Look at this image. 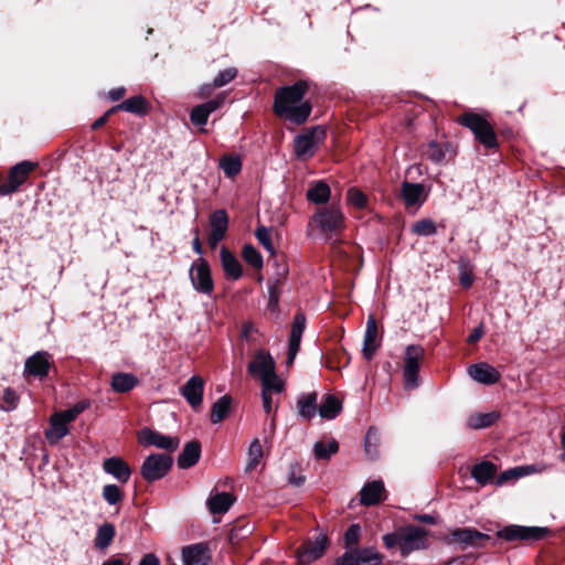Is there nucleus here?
I'll return each instance as SVG.
<instances>
[{
	"mask_svg": "<svg viewBox=\"0 0 565 565\" xmlns=\"http://www.w3.org/2000/svg\"><path fill=\"white\" fill-rule=\"evenodd\" d=\"M306 328V318L302 313H297L294 317L292 326H291V332H290V340H299L301 341L302 333Z\"/></svg>",
	"mask_w": 565,
	"mask_h": 565,
	"instance_id": "obj_53",
	"label": "nucleus"
},
{
	"mask_svg": "<svg viewBox=\"0 0 565 565\" xmlns=\"http://www.w3.org/2000/svg\"><path fill=\"white\" fill-rule=\"evenodd\" d=\"M247 465L245 468L246 472L253 471L259 463L263 458V447L260 445L259 439H254L247 450Z\"/></svg>",
	"mask_w": 565,
	"mask_h": 565,
	"instance_id": "obj_39",
	"label": "nucleus"
},
{
	"mask_svg": "<svg viewBox=\"0 0 565 565\" xmlns=\"http://www.w3.org/2000/svg\"><path fill=\"white\" fill-rule=\"evenodd\" d=\"M468 374L473 381L484 385L495 384L501 377L500 372L486 362L470 365Z\"/></svg>",
	"mask_w": 565,
	"mask_h": 565,
	"instance_id": "obj_21",
	"label": "nucleus"
},
{
	"mask_svg": "<svg viewBox=\"0 0 565 565\" xmlns=\"http://www.w3.org/2000/svg\"><path fill=\"white\" fill-rule=\"evenodd\" d=\"M224 103V97L218 96L214 99L207 100L201 105L195 106L190 114L191 122L199 127L201 132H205V125L212 113L217 110Z\"/></svg>",
	"mask_w": 565,
	"mask_h": 565,
	"instance_id": "obj_14",
	"label": "nucleus"
},
{
	"mask_svg": "<svg viewBox=\"0 0 565 565\" xmlns=\"http://www.w3.org/2000/svg\"><path fill=\"white\" fill-rule=\"evenodd\" d=\"M497 466L490 461H482L472 467L471 476L480 484L486 486L491 481L494 482Z\"/></svg>",
	"mask_w": 565,
	"mask_h": 565,
	"instance_id": "obj_31",
	"label": "nucleus"
},
{
	"mask_svg": "<svg viewBox=\"0 0 565 565\" xmlns=\"http://www.w3.org/2000/svg\"><path fill=\"white\" fill-rule=\"evenodd\" d=\"M146 109H147L146 99L142 96L138 95V96H132L130 98H127L122 103L114 106L113 108H110V111L124 110L127 113L141 115V114L146 113Z\"/></svg>",
	"mask_w": 565,
	"mask_h": 565,
	"instance_id": "obj_35",
	"label": "nucleus"
},
{
	"mask_svg": "<svg viewBox=\"0 0 565 565\" xmlns=\"http://www.w3.org/2000/svg\"><path fill=\"white\" fill-rule=\"evenodd\" d=\"M138 439L143 446H154L170 451L175 450L180 443L178 437L163 435L147 427L139 431Z\"/></svg>",
	"mask_w": 565,
	"mask_h": 565,
	"instance_id": "obj_13",
	"label": "nucleus"
},
{
	"mask_svg": "<svg viewBox=\"0 0 565 565\" xmlns=\"http://www.w3.org/2000/svg\"><path fill=\"white\" fill-rule=\"evenodd\" d=\"M237 75V70L235 67H227L220 72L215 78L213 79L214 87H223L230 82H232Z\"/></svg>",
	"mask_w": 565,
	"mask_h": 565,
	"instance_id": "obj_52",
	"label": "nucleus"
},
{
	"mask_svg": "<svg viewBox=\"0 0 565 565\" xmlns=\"http://www.w3.org/2000/svg\"><path fill=\"white\" fill-rule=\"evenodd\" d=\"M459 281H460L462 287L469 288L473 284V277H472L471 274H469L467 271H461L460 273V277H459Z\"/></svg>",
	"mask_w": 565,
	"mask_h": 565,
	"instance_id": "obj_63",
	"label": "nucleus"
},
{
	"mask_svg": "<svg viewBox=\"0 0 565 565\" xmlns=\"http://www.w3.org/2000/svg\"><path fill=\"white\" fill-rule=\"evenodd\" d=\"M183 565H207L211 561V551L206 543H195L184 546L181 551Z\"/></svg>",
	"mask_w": 565,
	"mask_h": 565,
	"instance_id": "obj_16",
	"label": "nucleus"
},
{
	"mask_svg": "<svg viewBox=\"0 0 565 565\" xmlns=\"http://www.w3.org/2000/svg\"><path fill=\"white\" fill-rule=\"evenodd\" d=\"M383 555L373 547L351 548L337 558V565H381Z\"/></svg>",
	"mask_w": 565,
	"mask_h": 565,
	"instance_id": "obj_9",
	"label": "nucleus"
},
{
	"mask_svg": "<svg viewBox=\"0 0 565 565\" xmlns=\"http://www.w3.org/2000/svg\"><path fill=\"white\" fill-rule=\"evenodd\" d=\"M138 565H160V559L156 554L148 553L142 556Z\"/></svg>",
	"mask_w": 565,
	"mask_h": 565,
	"instance_id": "obj_60",
	"label": "nucleus"
},
{
	"mask_svg": "<svg viewBox=\"0 0 565 565\" xmlns=\"http://www.w3.org/2000/svg\"><path fill=\"white\" fill-rule=\"evenodd\" d=\"M220 168L224 173L233 178L242 170V160L238 156L226 154L220 160Z\"/></svg>",
	"mask_w": 565,
	"mask_h": 565,
	"instance_id": "obj_40",
	"label": "nucleus"
},
{
	"mask_svg": "<svg viewBox=\"0 0 565 565\" xmlns=\"http://www.w3.org/2000/svg\"><path fill=\"white\" fill-rule=\"evenodd\" d=\"M548 530L540 526L509 525L498 531L497 535L505 541H539L542 540Z\"/></svg>",
	"mask_w": 565,
	"mask_h": 565,
	"instance_id": "obj_12",
	"label": "nucleus"
},
{
	"mask_svg": "<svg viewBox=\"0 0 565 565\" xmlns=\"http://www.w3.org/2000/svg\"><path fill=\"white\" fill-rule=\"evenodd\" d=\"M242 256L244 260L256 269L263 267V257L260 253L250 244H246L243 247Z\"/></svg>",
	"mask_w": 565,
	"mask_h": 565,
	"instance_id": "obj_44",
	"label": "nucleus"
},
{
	"mask_svg": "<svg viewBox=\"0 0 565 565\" xmlns=\"http://www.w3.org/2000/svg\"><path fill=\"white\" fill-rule=\"evenodd\" d=\"M232 405V398L228 395L220 397L212 407L211 422L217 424L222 422L230 413Z\"/></svg>",
	"mask_w": 565,
	"mask_h": 565,
	"instance_id": "obj_38",
	"label": "nucleus"
},
{
	"mask_svg": "<svg viewBox=\"0 0 565 565\" xmlns=\"http://www.w3.org/2000/svg\"><path fill=\"white\" fill-rule=\"evenodd\" d=\"M50 366V354L45 351H39L26 359L24 364V374L26 376H34L42 380L47 375Z\"/></svg>",
	"mask_w": 565,
	"mask_h": 565,
	"instance_id": "obj_17",
	"label": "nucleus"
},
{
	"mask_svg": "<svg viewBox=\"0 0 565 565\" xmlns=\"http://www.w3.org/2000/svg\"><path fill=\"white\" fill-rule=\"evenodd\" d=\"M361 527L359 524H352L349 526L347 532L344 533V543L345 546L351 550L354 545L358 544L360 539Z\"/></svg>",
	"mask_w": 565,
	"mask_h": 565,
	"instance_id": "obj_54",
	"label": "nucleus"
},
{
	"mask_svg": "<svg viewBox=\"0 0 565 565\" xmlns=\"http://www.w3.org/2000/svg\"><path fill=\"white\" fill-rule=\"evenodd\" d=\"M306 196L309 202L324 204L330 200L331 189L323 180L315 181L308 188Z\"/></svg>",
	"mask_w": 565,
	"mask_h": 565,
	"instance_id": "obj_29",
	"label": "nucleus"
},
{
	"mask_svg": "<svg viewBox=\"0 0 565 565\" xmlns=\"http://www.w3.org/2000/svg\"><path fill=\"white\" fill-rule=\"evenodd\" d=\"M427 531L415 525L399 527L401 555L407 556L414 551L423 550L427 546Z\"/></svg>",
	"mask_w": 565,
	"mask_h": 565,
	"instance_id": "obj_8",
	"label": "nucleus"
},
{
	"mask_svg": "<svg viewBox=\"0 0 565 565\" xmlns=\"http://www.w3.org/2000/svg\"><path fill=\"white\" fill-rule=\"evenodd\" d=\"M412 231L418 236H431L437 233L436 224L430 218H422L413 224Z\"/></svg>",
	"mask_w": 565,
	"mask_h": 565,
	"instance_id": "obj_43",
	"label": "nucleus"
},
{
	"mask_svg": "<svg viewBox=\"0 0 565 565\" xmlns=\"http://www.w3.org/2000/svg\"><path fill=\"white\" fill-rule=\"evenodd\" d=\"M312 222L322 234H337L344 228L345 218L340 207L330 205L318 210Z\"/></svg>",
	"mask_w": 565,
	"mask_h": 565,
	"instance_id": "obj_4",
	"label": "nucleus"
},
{
	"mask_svg": "<svg viewBox=\"0 0 565 565\" xmlns=\"http://www.w3.org/2000/svg\"><path fill=\"white\" fill-rule=\"evenodd\" d=\"M103 499L109 504L115 505L124 498V493L117 484H106L102 492Z\"/></svg>",
	"mask_w": 565,
	"mask_h": 565,
	"instance_id": "obj_48",
	"label": "nucleus"
},
{
	"mask_svg": "<svg viewBox=\"0 0 565 565\" xmlns=\"http://www.w3.org/2000/svg\"><path fill=\"white\" fill-rule=\"evenodd\" d=\"M263 399V408L266 414H270L274 411V403L271 398V394L267 392H262Z\"/></svg>",
	"mask_w": 565,
	"mask_h": 565,
	"instance_id": "obj_58",
	"label": "nucleus"
},
{
	"mask_svg": "<svg viewBox=\"0 0 565 565\" xmlns=\"http://www.w3.org/2000/svg\"><path fill=\"white\" fill-rule=\"evenodd\" d=\"M125 88L124 87H117V88H114L111 90H109L108 93V97L111 99V100H119L120 98L124 97L125 95Z\"/></svg>",
	"mask_w": 565,
	"mask_h": 565,
	"instance_id": "obj_64",
	"label": "nucleus"
},
{
	"mask_svg": "<svg viewBox=\"0 0 565 565\" xmlns=\"http://www.w3.org/2000/svg\"><path fill=\"white\" fill-rule=\"evenodd\" d=\"M234 498L227 492L216 493L207 499V507L212 514H222L230 510Z\"/></svg>",
	"mask_w": 565,
	"mask_h": 565,
	"instance_id": "obj_34",
	"label": "nucleus"
},
{
	"mask_svg": "<svg viewBox=\"0 0 565 565\" xmlns=\"http://www.w3.org/2000/svg\"><path fill=\"white\" fill-rule=\"evenodd\" d=\"M458 124L469 128L476 139L486 148L492 149L498 146L492 125L481 115L471 111L465 113L458 118Z\"/></svg>",
	"mask_w": 565,
	"mask_h": 565,
	"instance_id": "obj_3",
	"label": "nucleus"
},
{
	"mask_svg": "<svg viewBox=\"0 0 565 565\" xmlns=\"http://www.w3.org/2000/svg\"><path fill=\"white\" fill-rule=\"evenodd\" d=\"M288 482L291 486L299 487L305 482V477L300 473H296V467H290V472L288 475Z\"/></svg>",
	"mask_w": 565,
	"mask_h": 565,
	"instance_id": "obj_57",
	"label": "nucleus"
},
{
	"mask_svg": "<svg viewBox=\"0 0 565 565\" xmlns=\"http://www.w3.org/2000/svg\"><path fill=\"white\" fill-rule=\"evenodd\" d=\"M255 236L258 239L259 244L273 256L275 255V248L271 242V232L270 228L265 226H259L255 231Z\"/></svg>",
	"mask_w": 565,
	"mask_h": 565,
	"instance_id": "obj_50",
	"label": "nucleus"
},
{
	"mask_svg": "<svg viewBox=\"0 0 565 565\" xmlns=\"http://www.w3.org/2000/svg\"><path fill=\"white\" fill-rule=\"evenodd\" d=\"M425 354V349L420 344H408L405 348L403 365V383L405 388L414 390L419 386V371Z\"/></svg>",
	"mask_w": 565,
	"mask_h": 565,
	"instance_id": "obj_2",
	"label": "nucleus"
},
{
	"mask_svg": "<svg viewBox=\"0 0 565 565\" xmlns=\"http://www.w3.org/2000/svg\"><path fill=\"white\" fill-rule=\"evenodd\" d=\"M380 347V334L376 326V321L373 315H370L366 320V328L363 340V355L365 360L370 361L373 359L376 350Z\"/></svg>",
	"mask_w": 565,
	"mask_h": 565,
	"instance_id": "obj_20",
	"label": "nucleus"
},
{
	"mask_svg": "<svg viewBox=\"0 0 565 565\" xmlns=\"http://www.w3.org/2000/svg\"><path fill=\"white\" fill-rule=\"evenodd\" d=\"M190 279L193 288L203 295L211 296L214 290L210 266L204 258H199L190 268Z\"/></svg>",
	"mask_w": 565,
	"mask_h": 565,
	"instance_id": "obj_11",
	"label": "nucleus"
},
{
	"mask_svg": "<svg viewBox=\"0 0 565 565\" xmlns=\"http://www.w3.org/2000/svg\"><path fill=\"white\" fill-rule=\"evenodd\" d=\"M268 292H269L268 306L270 308H276L278 306V301H279V297H278L276 287L269 286Z\"/></svg>",
	"mask_w": 565,
	"mask_h": 565,
	"instance_id": "obj_61",
	"label": "nucleus"
},
{
	"mask_svg": "<svg viewBox=\"0 0 565 565\" xmlns=\"http://www.w3.org/2000/svg\"><path fill=\"white\" fill-rule=\"evenodd\" d=\"M300 342L299 340H290L289 339V345H288V355H287V364H292L294 360L299 352L300 349Z\"/></svg>",
	"mask_w": 565,
	"mask_h": 565,
	"instance_id": "obj_56",
	"label": "nucleus"
},
{
	"mask_svg": "<svg viewBox=\"0 0 565 565\" xmlns=\"http://www.w3.org/2000/svg\"><path fill=\"white\" fill-rule=\"evenodd\" d=\"M228 227V216L225 210H216L210 216V233L207 242L211 248H216L224 238Z\"/></svg>",
	"mask_w": 565,
	"mask_h": 565,
	"instance_id": "obj_15",
	"label": "nucleus"
},
{
	"mask_svg": "<svg viewBox=\"0 0 565 565\" xmlns=\"http://www.w3.org/2000/svg\"><path fill=\"white\" fill-rule=\"evenodd\" d=\"M139 384V380L132 373L118 372L113 374L110 386L116 393H127Z\"/></svg>",
	"mask_w": 565,
	"mask_h": 565,
	"instance_id": "obj_32",
	"label": "nucleus"
},
{
	"mask_svg": "<svg viewBox=\"0 0 565 565\" xmlns=\"http://www.w3.org/2000/svg\"><path fill=\"white\" fill-rule=\"evenodd\" d=\"M483 335V328L480 326V327H477L472 330V332L469 334L467 341L469 343H476L477 341H479Z\"/></svg>",
	"mask_w": 565,
	"mask_h": 565,
	"instance_id": "obj_62",
	"label": "nucleus"
},
{
	"mask_svg": "<svg viewBox=\"0 0 565 565\" xmlns=\"http://www.w3.org/2000/svg\"><path fill=\"white\" fill-rule=\"evenodd\" d=\"M173 459L166 454H152L148 456L140 468L142 478L148 482L162 479L171 469Z\"/></svg>",
	"mask_w": 565,
	"mask_h": 565,
	"instance_id": "obj_5",
	"label": "nucleus"
},
{
	"mask_svg": "<svg viewBox=\"0 0 565 565\" xmlns=\"http://www.w3.org/2000/svg\"><path fill=\"white\" fill-rule=\"evenodd\" d=\"M307 90L308 83L302 79L292 85L280 87L274 96V113L292 124L302 125L312 110L310 102L303 100Z\"/></svg>",
	"mask_w": 565,
	"mask_h": 565,
	"instance_id": "obj_1",
	"label": "nucleus"
},
{
	"mask_svg": "<svg viewBox=\"0 0 565 565\" xmlns=\"http://www.w3.org/2000/svg\"><path fill=\"white\" fill-rule=\"evenodd\" d=\"M347 202L349 205L362 210L367 206V196L358 188H350L347 192Z\"/></svg>",
	"mask_w": 565,
	"mask_h": 565,
	"instance_id": "obj_45",
	"label": "nucleus"
},
{
	"mask_svg": "<svg viewBox=\"0 0 565 565\" xmlns=\"http://www.w3.org/2000/svg\"><path fill=\"white\" fill-rule=\"evenodd\" d=\"M115 535V525L109 522H104L97 527L94 546L97 550L105 551L111 544Z\"/></svg>",
	"mask_w": 565,
	"mask_h": 565,
	"instance_id": "obj_33",
	"label": "nucleus"
},
{
	"mask_svg": "<svg viewBox=\"0 0 565 565\" xmlns=\"http://www.w3.org/2000/svg\"><path fill=\"white\" fill-rule=\"evenodd\" d=\"M326 130L320 127H312L305 134L295 138V153L298 158H310L315 154L318 146L323 142Z\"/></svg>",
	"mask_w": 565,
	"mask_h": 565,
	"instance_id": "obj_6",
	"label": "nucleus"
},
{
	"mask_svg": "<svg viewBox=\"0 0 565 565\" xmlns=\"http://www.w3.org/2000/svg\"><path fill=\"white\" fill-rule=\"evenodd\" d=\"M18 404L19 395L13 388L7 387L0 398V409L4 412H12L18 407Z\"/></svg>",
	"mask_w": 565,
	"mask_h": 565,
	"instance_id": "obj_46",
	"label": "nucleus"
},
{
	"mask_svg": "<svg viewBox=\"0 0 565 565\" xmlns=\"http://www.w3.org/2000/svg\"><path fill=\"white\" fill-rule=\"evenodd\" d=\"M262 381V392H276L280 393L284 390L282 382L278 379L276 373H273L270 376H266L260 380Z\"/></svg>",
	"mask_w": 565,
	"mask_h": 565,
	"instance_id": "obj_51",
	"label": "nucleus"
},
{
	"mask_svg": "<svg viewBox=\"0 0 565 565\" xmlns=\"http://www.w3.org/2000/svg\"><path fill=\"white\" fill-rule=\"evenodd\" d=\"M499 419V414L497 412L490 413H476L471 414L467 418V425L472 429H481L487 428L493 425Z\"/></svg>",
	"mask_w": 565,
	"mask_h": 565,
	"instance_id": "obj_37",
	"label": "nucleus"
},
{
	"mask_svg": "<svg viewBox=\"0 0 565 565\" xmlns=\"http://www.w3.org/2000/svg\"><path fill=\"white\" fill-rule=\"evenodd\" d=\"M317 399L318 395L316 392L302 394L298 397L297 409L300 418L311 420L316 416L318 412Z\"/></svg>",
	"mask_w": 565,
	"mask_h": 565,
	"instance_id": "obj_26",
	"label": "nucleus"
},
{
	"mask_svg": "<svg viewBox=\"0 0 565 565\" xmlns=\"http://www.w3.org/2000/svg\"><path fill=\"white\" fill-rule=\"evenodd\" d=\"M70 434L66 423L57 415L53 414L50 418V426L45 430V438L50 445H56L61 439Z\"/></svg>",
	"mask_w": 565,
	"mask_h": 565,
	"instance_id": "obj_27",
	"label": "nucleus"
},
{
	"mask_svg": "<svg viewBox=\"0 0 565 565\" xmlns=\"http://www.w3.org/2000/svg\"><path fill=\"white\" fill-rule=\"evenodd\" d=\"M527 470L534 471V468L533 467H515L512 469H508V470L501 472L494 479V484L498 487H501L510 480H514V479L525 476L527 473Z\"/></svg>",
	"mask_w": 565,
	"mask_h": 565,
	"instance_id": "obj_42",
	"label": "nucleus"
},
{
	"mask_svg": "<svg viewBox=\"0 0 565 565\" xmlns=\"http://www.w3.org/2000/svg\"><path fill=\"white\" fill-rule=\"evenodd\" d=\"M452 539L465 546L483 547L484 541H489L490 536L475 529L465 527L452 532Z\"/></svg>",
	"mask_w": 565,
	"mask_h": 565,
	"instance_id": "obj_24",
	"label": "nucleus"
},
{
	"mask_svg": "<svg viewBox=\"0 0 565 565\" xmlns=\"http://www.w3.org/2000/svg\"><path fill=\"white\" fill-rule=\"evenodd\" d=\"M377 443L379 434L373 427H370L364 438V450L370 458H374L377 455Z\"/></svg>",
	"mask_w": 565,
	"mask_h": 565,
	"instance_id": "obj_49",
	"label": "nucleus"
},
{
	"mask_svg": "<svg viewBox=\"0 0 565 565\" xmlns=\"http://www.w3.org/2000/svg\"><path fill=\"white\" fill-rule=\"evenodd\" d=\"M383 543L387 550H392L395 546L401 547V537H399V529L393 533H387L383 535Z\"/></svg>",
	"mask_w": 565,
	"mask_h": 565,
	"instance_id": "obj_55",
	"label": "nucleus"
},
{
	"mask_svg": "<svg viewBox=\"0 0 565 565\" xmlns=\"http://www.w3.org/2000/svg\"><path fill=\"white\" fill-rule=\"evenodd\" d=\"M220 255L225 275L234 280L239 279L243 271L242 266L235 255L225 247L221 248Z\"/></svg>",
	"mask_w": 565,
	"mask_h": 565,
	"instance_id": "obj_30",
	"label": "nucleus"
},
{
	"mask_svg": "<svg viewBox=\"0 0 565 565\" xmlns=\"http://www.w3.org/2000/svg\"><path fill=\"white\" fill-rule=\"evenodd\" d=\"M203 392L204 380L199 375L191 376L180 388V394L194 409L201 406L203 401Z\"/></svg>",
	"mask_w": 565,
	"mask_h": 565,
	"instance_id": "obj_18",
	"label": "nucleus"
},
{
	"mask_svg": "<svg viewBox=\"0 0 565 565\" xmlns=\"http://www.w3.org/2000/svg\"><path fill=\"white\" fill-rule=\"evenodd\" d=\"M35 168L36 163L32 161H21L14 164L9 171L8 181L0 184V195L4 196L17 192Z\"/></svg>",
	"mask_w": 565,
	"mask_h": 565,
	"instance_id": "obj_10",
	"label": "nucleus"
},
{
	"mask_svg": "<svg viewBox=\"0 0 565 565\" xmlns=\"http://www.w3.org/2000/svg\"><path fill=\"white\" fill-rule=\"evenodd\" d=\"M424 156L435 163H441L446 158V152L441 145L431 141L427 145Z\"/></svg>",
	"mask_w": 565,
	"mask_h": 565,
	"instance_id": "obj_47",
	"label": "nucleus"
},
{
	"mask_svg": "<svg viewBox=\"0 0 565 565\" xmlns=\"http://www.w3.org/2000/svg\"><path fill=\"white\" fill-rule=\"evenodd\" d=\"M338 450L339 444L335 439H330L328 443L317 441L313 447L316 458L323 460L329 459Z\"/></svg>",
	"mask_w": 565,
	"mask_h": 565,
	"instance_id": "obj_41",
	"label": "nucleus"
},
{
	"mask_svg": "<svg viewBox=\"0 0 565 565\" xmlns=\"http://www.w3.org/2000/svg\"><path fill=\"white\" fill-rule=\"evenodd\" d=\"M342 409L341 401L334 395H327L322 404L318 407V413L322 418L333 419Z\"/></svg>",
	"mask_w": 565,
	"mask_h": 565,
	"instance_id": "obj_36",
	"label": "nucleus"
},
{
	"mask_svg": "<svg viewBox=\"0 0 565 565\" xmlns=\"http://www.w3.org/2000/svg\"><path fill=\"white\" fill-rule=\"evenodd\" d=\"M401 196L407 207L420 206L427 198L425 188L422 183H412L404 181L401 186Z\"/></svg>",
	"mask_w": 565,
	"mask_h": 565,
	"instance_id": "obj_22",
	"label": "nucleus"
},
{
	"mask_svg": "<svg viewBox=\"0 0 565 565\" xmlns=\"http://www.w3.org/2000/svg\"><path fill=\"white\" fill-rule=\"evenodd\" d=\"M201 445L199 441L188 443L182 452L178 457V466L181 469H188L193 467L200 459Z\"/></svg>",
	"mask_w": 565,
	"mask_h": 565,
	"instance_id": "obj_28",
	"label": "nucleus"
},
{
	"mask_svg": "<svg viewBox=\"0 0 565 565\" xmlns=\"http://www.w3.org/2000/svg\"><path fill=\"white\" fill-rule=\"evenodd\" d=\"M54 414L57 415L67 425L77 417V415L72 409V407L66 411L54 413Z\"/></svg>",
	"mask_w": 565,
	"mask_h": 565,
	"instance_id": "obj_59",
	"label": "nucleus"
},
{
	"mask_svg": "<svg viewBox=\"0 0 565 565\" xmlns=\"http://www.w3.org/2000/svg\"><path fill=\"white\" fill-rule=\"evenodd\" d=\"M248 373L253 377H257L259 380L270 376L275 373V362L269 353L265 351L256 352L254 359L247 366Z\"/></svg>",
	"mask_w": 565,
	"mask_h": 565,
	"instance_id": "obj_19",
	"label": "nucleus"
},
{
	"mask_svg": "<svg viewBox=\"0 0 565 565\" xmlns=\"http://www.w3.org/2000/svg\"><path fill=\"white\" fill-rule=\"evenodd\" d=\"M103 469L106 473L113 476L116 480L121 483L129 481L131 470L129 466L120 457H110L104 460Z\"/></svg>",
	"mask_w": 565,
	"mask_h": 565,
	"instance_id": "obj_25",
	"label": "nucleus"
},
{
	"mask_svg": "<svg viewBox=\"0 0 565 565\" xmlns=\"http://www.w3.org/2000/svg\"><path fill=\"white\" fill-rule=\"evenodd\" d=\"M385 488L381 480H373L365 483L360 491V501L363 505L379 504L384 500Z\"/></svg>",
	"mask_w": 565,
	"mask_h": 565,
	"instance_id": "obj_23",
	"label": "nucleus"
},
{
	"mask_svg": "<svg viewBox=\"0 0 565 565\" xmlns=\"http://www.w3.org/2000/svg\"><path fill=\"white\" fill-rule=\"evenodd\" d=\"M329 546V539L327 534L319 533L312 540L306 541L296 553L297 565H309L312 562L321 558L327 547Z\"/></svg>",
	"mask_w": 565,
	"mask_h": 565,
	"instance_id": "obj_7",
	"label": "nucleus"
}]
</instances>
